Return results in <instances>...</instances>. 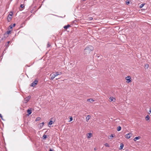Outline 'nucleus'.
Wrapping results in <instances>:
<instances>
[{"label":"nucleus","mask_w":151,"mask_h":151,"mask_svg":"<svg viewBox=\"0 0 151 151\" xmlns=\"http://www.w3.org/2000/svg\"><path fill=\"white\" fill-rule=\"evenodd\" d=\"M31 98V96H29L27 97H26L24 98V100L23 101V102L24 103H26Z\"/></svg>","instance_id":"20e7f679"},{"label":"nucleus","mask_w":151,"mask_h":151,"mask_svg":"<svg viewBox=\"0 0 151 151\" xmlns=\"http://www.w3.org/2000/svg\"><path fill=\"white\" fill-rule=\"evenodd\" d=\"M38 81L37 80H35L34 82H33L31 85V86L32 87H34L38 83Z\"/></svg>","instance_id":"423d86ee"},{"label":"nucleus","mask_w":151,"mask_h":151,"mask_svg":"<svg viewBox=\"0 0 151 151\" xmlns=\"http://www.w3.org/2000/svg\"><path fill=\"white\" fill-rule=\"evenodd\" d=\"M50 46V45H49L48 44V45L47 47H49Z\"/></svg>","instance_id":"58836bf2"},{"label":"nucleus","mask_w":151,"mask_h":151,"mask_svg":"<svg viewBox=\"0 0 151 151\" xmlns=\"http://www.w3.org/2000/svg\"><path fill=\"white\" fill-rule=\"evenodd\" d=\"M88 101L90 102H91L92 101H94V100H93V99H88L87 100Z\"/></svg>","instance_id":"aec40b11"},{"label":"nucleus","mask_w":151,"mask_h":151,"mask_svg":"<svg viewBox=\"0 0 151 151\" xmlns=\"http://www.w3.org/2000/svg\"><path fill=\"white\" fill-rule=\"evenodd\" d=\"M1 119L2 120H4L3 119V117L2 116V117H1Z\"/></svg>","instance_id":"72a5a7b5"},{"label":"nucleus","mask_w":151,"mask_h":151,"mask_svg":"<svg viewBox=\"0 0 151 151\" xmlns=\"http://www.w3.org/2000/svg\"><path fill=\"white\" fill-rule=\"evenodd\" d=\"M124 147V145L123 143H121L120 144V146L119 148V150H122Z\"/></svg>","instance_id":"4468645a"},{"label":"nucleus","mask_w":151,"mask_h":151,"mask_svg":"<svg viewBox=\"0 0 151 151\" xmlns=\"http://www.w3.org/2000/svg\"><path fill=\"white\" fill-rule=\"evenodd\" d=\"M9 27H10L11 28H12V25H11L9 26Z\"/></svg>","instance_id":"7c9ffc66"},{"label":"nucleus","mask_w":151,"mask_h":151,"mask_svg":"<svg viewBox=\"0 0 151 151\" xmlns=\"http://www.w3.org/2000/svg\"><path fill=\"white\" fill-rule=\"evenodd\" d=\"M104 145L106 147H109V144L107 143H106L104 144Z\"/></svg>","instance_id":"4be33fe9"},{"label":"nucleus","mask_w":151,"mask_h":151,"mask_svg":"<svg viewBox=\"0 0 151 151\" xmlns=\"http://www.w3.org/2000/svg\"><path fill=\"white\" fill-rule=\"evenodd\" d=\"M150 113H151V108L150 109V110H149V111Z\"/></svg>","instance_id":"f704fd0d"},{"label":"nucleus","mask_w":151,"mask_h":151,"mask_svg":"<svg viewBox=\"0 0 151 151\" xmlns=\"http://www.w3.org/2000/svg\"><path fill=\"white\" fill-rule=\"evenodd\" d=\"M83 0L84 1H86V0Z\"/></svg>","instance_id":"a19ab883"},{"label":"nucleus","mask_w":151,"mask_h":151,"mask_svg":"<svg viewBox=\"0 0 151 151\" xmlns=\"http://www.w3.org/2000/svg\"><path fill=\"white\" fill-rule=\"evenodd\" d=\"M15 24H13V27H14L15 26Z\"/></svg>","instance_id":"473e14b6"},{"label":"nucleus","mask_w":151,"mask_h":151,"mask_svg":"<svg viewBox=\"0 0 151 151\" xmlns=\"http://www.w3.org/2000/svg\"><path fill=\"white\" fill-rule=\"evenodd\" d=\"M94 150H96V148H94Z\"/></svg>","instance_id":"ea45409f"},{"label":"nucleus","mask_w":151,"mask_h":151,"mask_svg":"<svg viewBox=\"0 0 151 151\" xmlns=\"http://www.w3.org/2000/svg\"><path fill=\"white\" fill-rule=\"evenodd\" d=\"M20 7L22 8H23L24 7V6L23 5V4H21L20 5Z\"/></svg>","instance_id":"cd10ccee"},{"label":"nucleus","mask_w":151,"mask_h":151,"mask_svg":"<svg viewBox=\"0 0 151 151\" xmlns=\"http://www.w3.org/2000/svg\"><path fill=\"white\" fill-rule=\"evenodd\" d=\"M125 79L126 80V83H131L132 82V79L131 77L130 76H128L125 78Z\"/></svg>","instance_id":"f03ea898"},{"label":"nucleus","mask_w":151,"mask_h":151,"mask_svg":"<svg viewBox=\"0 0 151 151\" xmlns=\"http://www.w3.org/2000/svg\"><path fill=\"white\" fill-rule=\"evenodd\" d=\"M140 138V137H136L134 139V140L135 141H136L137 140L139 139Z\"/></svg>","instance_id":"dca6fc26"},{"label":"nucleus","mask_w":151,"mask_h":151,"mask_svg":"<svg viewBox=\"0 0 151 151\" xmlns=\"http://www.w3.org/2000/svg\"><path fill=\"white\" fill-rule=\"evenodd\" d=\"M27 112L28 113V115H29L30 114L32 113V111L31 110H30L29 109H28L27 110Z\"/></svg>","instance_id":"f8f14e48"},{"label":"nucleus","mask_w":151,"mask_h":151,"mask_svg":"<svg viewBox=\"0 0 151 151\" xmlns=\"http://www.w3.org/2000/svg\"><path fill=\"white\" fill-rule=\"evenodd\" d=\"M47 137V136L45 134L43 136V138L44 139H45Z\"/></svg>","instance_id":"a878e982"},{"label":"nucleus","mask_w":151,"mask_h":151,"mask_svg":"<svg viewBox=\"0 0 151 151\" xmlns=\"http://www.w3.org/2000/svg\"><path fill=\"white\" fill-rule=\"evenodd\" d=\"M145 5V4H141L139 6V8H142Z\"/></svg>","instance_id":"a211bd4d"},{"label":"nucleus","mask_w":151,"mask_h":151,"mask_svg":"<svg viewBox=\"0 0 151 151\" xmlns=\"http://www.w3.org/2000/svg\"><path fill=\"white\" fill-rule=\"evenodd\" d=\"M70 120L69 121V122H70V121H72V120L73 119L72 117V116L70 117Z\"/></svg>","instance_id":"393cba45"},{"label":"nucleus","mask_w":151,"mask_h":151,"mask_svg":"<svg viewBox=\"0 0 151 151\" xmlns=\"http://www.w3.org/2000/svg\"><path fill=\"white\" fill-rule=\"evenodd\" d=\"M70 27V25L68 24L67 25L65 26L64 27V28L65 29H67L68 28Z\"/></svg>","instance_id":"2eb2a0df"},{"label":"nucleus","mask_w":151,"mask_h":151,"mask_svg":"<svg viewBox=\"0 0 151 151\" xmlns=\"http://www.w3.org/2000/svg\"><path fill=\"white\" fill-rule=\"evenodd\" d=\"M88 19L90 20H92L93 19V18L92 17H90L88 18Z\"/></svg>","instance_id":"bb28decb"},{"label":"nucleus","mask_w":151,"mask_h":151,"mask_svg":"<svg viewBox=\"0 0 151 151\" xmlns=\"http://www.w3.org/2000/svg\"><path fill=\"white\" fill-rule=\"evenodd\" d=\"M40 117H38V118H37L36 119V121H38V120H40Z\"/></svg>","instance_id":"c85d7f7f"},{"label":"nucleus","mask_w":151,"mask_h":151,"mask_svg":"<svg viewBox=\"0 0 151 151\" xmlns=\"http://www.w3.org/2000/svg\"><path fill=\"white\" fill-rule=\"evenodd\" d=\"M49 151H53V150L51 149H50L49 150Z\"/></svg>","instance_id":"c9c22d12"},{"label":"nucleus","mask_w":151,"mask_h":151,"mask_svg":"<svg viewBox=\"0 0 151 151\" xmlns=\"http://www.w3.org/2000/svg\"><path fill=\"white\" fill-rule=\"evenodd\" d=\"M9 43H10V42H9V41H8V42H7V43H8V44Z\"/></svg>","instance_id":"4c0bfd02"},{"label":"nucleus","mask_w":151,"mask_h":151,"mask_svg":"<svg viewBox=\"0 0 151 151\" xmlns=\"http://www.w3.org/2000/svg\"><path fill=\"white\" fill-rule=\"evenodd\" d=\"M44 124V122H42V123L40 124L42 125V126H43V125Z\"/></svg>","instance_id":"2f4dec72"},{"label":"nucleus","mask_w":151,"mask_h":151,"mask_svg":"<svg viewBox=\"0 0 151 151\" xmlns=\"http://www.w3.org/2000/svg\"><path fill=\"white\" fill-rule=\"evenodd\" d=\"M53 123L52 121L50 120L48 123L49 125H51Z\"/></svg>","instance_id":"412c9836"},{"label":"nucleus","mask_w":151,"mask_h":151,"mask_svg":"<svg viewBox=\"0 0 151 151\" xmlns=\"http://www.w3.org/2000/svg\"><path fill=\"white\" fill-rule=\"evenodd\" d=\"M90 117H91V116L90 115H88V116H86V122H87L90 119Z\"/></svg>","instance_id":"ddd939ff"},{"label":"nucleus","mask_w":151,"mask_h":151,"mask_svg":"<svg viewBox=\"0 0 151 151\" xmlns=\"http://www.w3.org/2000/svg\"><path fill=\"white\" fill-rule=\"evenodd\" d=\"M51 76L50 78V79L51 80H53L54 79V78L56 76L55 74H54L52 75L50 74V76Z\"/></svg>","instance_id":"1a4fd4ad"},{"label":"nucleus","mask_w":151,"mask_h":151,"mask_svg":"<svg viewBox=\"0 0 151 151\" xmlns=\"http://www.w3.org/2000/svg\"><path fill=\"white\" fill-rule=\"evenodd\" d=\"M113 137V134H111L110 136V137H109V139H112V137Z\"/></svg>","instance_id":"b1692460"},{"label":"nucleus","mask_w":151,"mask_h":151,"mask_svg":"<svg viewBox=\"0 0 151 151\" xmlns=\"http://www.w3.org/2000/svg\"><path fill=\"white\" fill-rule=\"evenodd\" d=\"M94 50V47L93 46L89 45L87 46L84 50V52L85 54H88Z\"/></svg>","instance_id":"f257e3e1"},{"label":"nucleus","mask_w":151,"mask_h":151,"mask_svg":"<svg viewBox=\"0 0 151 151\" xmlns=\"http://www.w3.org/2000/svg\"><path fill=\"white\" fill-rule=\"evenodd\" d=\"M88 138L89 139L93 136L92 134L91 133H88L86 134Z\"/></svg>","instance_id":"6e6552de"},{"label":"nucleus","mask_w":151,"mask_h":151,"mask_svg":"<svg viewBox=\"0 0 151 151\" xmlns=\"http://www.w3.org/2000/svg\"><path fill=\"white\" fill-rule=\"evenodd\" d=\"M10 31H7L4 34V35H7L6 37H8L10 33Z\"/></svg>","instance_id":"9b49d317"},{"label":"nucleus","mask_w":151,"mask_h":151,"mask_svg":"<svg viewBox=\"0 0 151 151\" xmlns=\"http://www.w3.org/2000/svg\"><path fill=\"white\" fill-rule=\"evenodd\" d=\"M0 117H2V115L1 114H0Z\"/></svg>","instance_id":"e433bc0d"},{"label":"nucleus","mask_w":151,"mask_h":151,"mask_svg":"<svg viewBox=\"0 0 151 151\" xmlns=\"http://www.w3.org/2000/svg\"><path fill=\"white\" fill-rule=\"evenodd\" d=\"M129 1L126 2V4L127 5L129 4Z\"/></svg>","instance_id":"c756f323"},{"label":"nucleus","mask_w":151,"mask_h":151,"mask_svg":"<svg viewBox=\"0 0 151 151\" xmlns=\"http://www.w3.org/2000/svg\"><path fill=\"white\" fill-rule=\"evenodd\" d=\"M150 119V116L148 115H147L145 117L146 120H148Z\"/></svg>","instance_id":"f3484780"},{"label":"nucleus","mask_w":151,"mask_h":151,"mask_svg":"<svg viewBox=\"0 0 151 151\" xmlns=\"http://www.w3.org/2000/svg\"><path fill=\"white\" fill-rule=\"evenodd\" d=\"M11 14H9L7 17V20L8 22H10L12 18V15H13V13L12 12H10Z\"/></svg>","instance_id":"7ed1b4c3"},{"label":"nucleus","mask_w":151,"mask_h":151,"mask_svg":"<svg viewBox=\"0 0 151 151\" xmlns=\"http://www.w3.org/2000/svg\"><path fill=\"white\" fill-rule=\"evenodd\" d=\"M62 74V72H56L55 73V74L56 75V76L58 75H61Z\"/></svg>","instance_id":"9d476101"},{"label":"nucleus","mask_w":151,"mask_h":151,"mask_svg":"<svg viewBox=\"0 0 151 151\" xmlns=\"http://www.w3.org/2000/svg\"><path fill=\"white\" fill-rule=\"evenodd\" d=\"M132 135V134L131 133H129L127 134H126L125 136V137L127 139H129L131 137Z\"/></svg>","instance_id":"39448f33"},{"label":"nucleus","mask_w":151,"mask_h":151,"mask_svg":"<svg viewBox=\"0 0 151 151\" xmlns=\"http://www.w3.org/2000/svg\"><path fill=\"white\" fill-rule=\"evenodd\" d=\"M109 101L110 102L112 101L113 102H115L116 101V99L115 98L113 97H111L109 98Z\"/></svg>","instance_id":"0eeeda50"},{"label":"nucleus","mask_w":151,"mask_h":151,"mask_svg":"<svg viewBox=\"0 0 151 151\" xmlns=\"http://www.w3.org/2000/svg\"><path fill=\"white\" fill-rule=\"evenodd\" d=\"M149 67V65L148 64H146L145 65V68H147Z\"/></svg>","instance_id":"5701e85b"},{"label":"nucleus","mask_w":151,"mask_h":151,"mask_svg":"<svg viewBox=\"0 0 151 151\" xmlns=\"http://www.w3.org/2000/svg\"><path fill=\"white\" fill-rule=\"evenodd\" d=\"M121 127L120 126H119L118 127H117V130L118 131H120V130H121Z\"/></svg>","instance_id":"6ab92c4d"}]
</instances>
